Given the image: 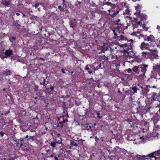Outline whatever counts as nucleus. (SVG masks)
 <instances>
[{"label":"nucleus","instance_id":"nucleus-39","mask_svg":"<svg viewBox=\"0 0 160 160\" xmlns=\"http://www.w3.org/2000/svg\"><path fill=\"white\" fill-rule=\"evenodd\" d=\"M28 135H27L26 136L25 138L22 139L21 140V142H23L26 139L28 138Z\"/></svg>","mask_w":160,"mask_h":160},{"label":"nucleus","instance_id":"nucleus-54","mask_svg":"<svg viewBox=\"0 0 160 160\" xmlns=\"http://www.w3.org/2000/svg\"><path fill=\"white\" fill-rule=\"evenodd\" d=\"M20 4H21V3L20 2H18V6H20Z\"/></svg>","mask_w":160,"mask_h":160},{"label":"nucleus","instance_id":"nucleus-8","mask_svg":"<svg viewBox=\"0 0 160 160\" xmlns=\"http://www.w3.org/2000/svg\"><path fill=\"white\" fill-rule=\"evenodd\" d=\"M58 120L60 121V122L58 123L57 127H60L61 128H62L63 126V124L66 122L68 121V119H66L65 120L64 119L63 117H61L58 118Z\"/></svg>","mask_w":160,"mask_h":160},{"label":"nucleus","instance_id":"nucleus-53","mask_svg":"<svg viewBox=\"0 0 160 160\" xmlns=\"http://www.w3.org/2000/svg\"><path fill=\"white\" fill-rule=\"evenodd\" d=\"M40 59L43 61L44 60V59L43 58H40Z\"/></svg>","mask_w":160,"mask_h":160},{"label":"nucleus","instance_id":"nucleus-52","mask_svg":"<svg viewBox=\"0 0 160 160\" xmlns=\"http://www.w3.org/2000/svg\"><path fill=\"white\" fill-rule=\"evenodd\" d=\"M16 15L18 16H19L20 15V14L18 12H17L16 13Z\"/></svg>","mask_w":160,"mask_h":160},{"label":"nucleus","instance_id":"nucleus-27","mask_svg":"<svg viewBox=\"0 0 160 160\" xmlns=\"http://www.w3.org/2000/svg\"><path fill=\"white\" fill-rule=\"evenodd\" d=\"M106 5H107L108 6H110V8L112 7V6H115V4H113L110 2H106L105 3Z\"/></svg>","mask_w":160,"mask_h":160},{"label":"nucleus","instance_id":"nucleus-47","mask_svg":"<svg viewBox=\"0 0 160 160\" xmlns=\"http://www.w3.org/2000/svg\"><path fill=\"white\" fill-rule=\"evenodd\" d=\"M99 139V138L97 137V136L95 137V140L96 141H97Z\"/></svg>","mask_w":160,"mask_h":160},{"label":"nucleus","instance_id":"nucleus-3","mask_svg":"<svg viewBox=\"0 0 160 160\" xmlns=\"http://www.w3.org/2000/svg\"><path fill=\"white\" fill-rule=\"evenodd\" d=\"M123 4V2H122L118 3L115 6H112V8L108 10L109 12L108 14L112 18L116 17L120 11L125 8Z\"/></svg>","mask_w":160,"mask_h":160},{"label":"nucleus","instance_id":"nucleus-44","mask_svg":"<svg viewBox=\"0 0 160 160\" xmlns=\"http://www.w3.org/2000/svg\"><path fill=\"white\" fill-rule=\"evenodd\" d=\"M0 135L2 137L4 135V133H3L2 132H0Z\"/></svg>","mask_w":160,"mask_h":160},{"label":"nucleus","instance_id":"nucleus-2","mask_svg":"<svg viewBox=\"0 0 160 160\" xmlns=\"http://www.w3.org/2000/svg\"><path fill=\"white\" fill-rule=\"evenodd\" d=\"M117 38L119 41L127 40L128 42L130 43L131 42V43H130L122 44L121 45V47L123 48L124 49L123 52L124 53L128 54L130 53L132 51V43L133 42V40L131 39L129 40H128L127 38L122 35H120L119 37H118V38Z\"/></svg>","mask_w":160,"mask_h":160},{"label":"nucleus","instance_id":"nucleus-25","mask_svg":"<svg viewBox=\"0 0 160 160\" xmlns=\"http://www.w3.org/2000/svg\"><path fill=\"white\" fill-rule=\"evenodd\" d=\"M148 156H149L150 158H156V157L154 154L153 152L152 153H150L148 155Z\"/></svg>","mask_w":160,"mask_h":160},{"label":"nucleus","instance_id":"nucleus-13","mask_svg":"<svg viewBox=\"0 0 160 160\" xmlns=\"http://www.w3.org/2000/svg\"><path fill=\"white\" fill-rule=\"evenodd\" d=\"M12 53V51L11 50H8L5 51L4 54L5 55V58L10 56Z\"/></svg>","mask_w":160,"mask_h":160},{"label":"nucleus","instance_id":"nucleus-40","mask_svg":"<svg viewBox=\"0 0 160 160\" xmlns=\"http://www.w3.org/2000/svg\"><path fill=\"white\" fill-rule=\"evenodd\" d=\"M62 138H60V139L59 140H58L57 142H56V143H58V144L61 143H62Z\"/></svg>","mask_w":160,"mask_h":160},{"label":"nucleus","instance_id":"nucleus-38","mask_svg":"<svg viewBox=\"0 0 160 160\" xmlns=\"http://www.w3.org/2000/svg\"><path fill=\"white\" fill-rule=\"evenodd\" d=\"M65 2V1L64 0H63V2L62 3V6L64 8V7H65V8L66 7V5L64 3Z\"/></svg>","mask_w":160,"mask_h":160},{"label":"nucleus","instance_id":"nucleus-20","mask_svg":"<svg viewBox=\"0 0 160 160\" xmlns=\"http://www.w3.org/2000/svg\"><path fill=\"white\" fill-rule=\"evenodd\" d=\"M88 66L91 67V66L89 65H87L86 67H85V69L86 70L88 71V72L89 74H91L92 72V71L91 69V68H88Z\"/></svg>","mask_w":160,"mask_h":160},{"label":"nucleus","instance_id":"nucleus-31","mask_svg":"<svg viewBox=\"0 0 160 160\" xmlns=\"http://www.w3.org/2000/svg\"><path fill=\"white\" fill-rule=\"evenodd\" d=\"M28 140L30 141H33L35 140L34 137V136H30L28 138Z\"/></svg>","mask_w":160,"mask_h":160},{"label":"nucleus","instance_id":"nucleus-22","mask_svg":"<svg viewBox=\"0 0 160 160\" xmlns=\"http://www.w3.org/2000/svg\"><path fill=\"white\" fill-rule=\"evenodd\" d=\"M56 141L55 140V141H52L51 142L50 145L53 148H54L56 146Z\"/></svg>","mask_w":160,"mask_h":160},{"label":"nucleus","instance_id":"nucleus-33","mask_svg":"<svg viewBox=\"0 0 160 160\" xmlns=\"http://www.w3.org/2000/svg\"><path fill=\"white\" fill-rule=\"evenodd\" d=\"M39 3H37L36 4H35L34 5H32L33 7H35L36 8H37L39 7Z\"/></svg>","mask_w":160,"mask_h":160},{"label":"nucleus","instance_id":"nucleus-17","mask_svg":"<svg viewBox=\"0 0 160 160\" xmlns=\"http://www.w3.org/2000/svg\"><path fill=\"white\" fill-rule=\"evenodd\" d=\"M154 126L157 128H160V119L158 120L156 122H154Z\"/></svg>","mask_w":160,"mask_h":160},{"label":"nucleus","instance_id":"nucleus-16","mask_svg":"<svg viewBox=\"0 0 160 160\" xmlns=\"http://www.w3.org/2000/svg\"><path fill=\"white\" fill-rule=\"evenodd\" d=\"M126 138L128 141H133V140H135L133 136L131 135H128Z\"/></svg>","mask_w":160,"mask_h":160},{"label":"nucleus","instance_id":"nucleus-7","mask_svg":"<svg viewBox=\"0 0 160 160\" xmlns=\"http://www.w3.org/2000/svg\"><path fill=\"white\" fill-rule=\"evenodd\" d=\"M157 53H155L153 51H150V52H143L142 53V56L143 57H145L147 56H150L151 58H157L158 56L157 54Z\"/></svg>","mask_w":160,"mask_h":160},{"label":"nucleus","instance_id":"nucleus-18","mask_svg":"<svg viewBox=\"0 0 160 160\" xmlns=\"http://www.w3.org/2000/svg\"><path fill=\"white\" fill-rule=\"evenodd\" d=\"M142 159L141 156L138 155L135 156L133 159V160H142Z\"/></svg>","mask_w":160,"mask_h":160},{"label":"nucleus","instance_id":"nucleus-24","mask_svg":"<svg viewBox=\"0 0 160 160\" xmlns=\"http://www.w3.org/2000/svg\"><path fill=\"white\" fill-rule=\"evenodd\" d=\"M154 154L156 156H159L160 155V149L153 152Z\"/></svg>","mask_w":160,"mask_h":160},{"label":"nucleus","instance_id":"nucleus-21","mask_svg":"<svg viewBox=\"0 0 160 160\" xmlns=\"http://www.w3.org/2000/svg\"><path fill=\"white\" fill-rule=\"evenodd\" d=\"M117 29H113L112 31L113 32V33L114 34V35L115 36V38H118V33L119 32L117 31Z\"/></svg>","mask_w":160,"mask_h":160},{"label":"nucleus","instance_id":"nucleus-56","mask_svg":"<svg viewBox=\"0 0 160 160\" xmlns=\"http://www.w3.org/2000/svg\"><path fill=\"white\" fill-rule=\"evenodd\" d=\"M157 45V47H159V48H160V45L159 44L158 45Z\"/></svg>","mask_w":160,"mask_h":160},{"label":"nucleus","instance_id":"nucleus-15","mask_svg":"<svg viewBox=\"0 0 160 160\" xmlns=\"http://www.w3.org/2000/svg\"><path fill=\"white\" fill-rule=\"evenodd\" d=\"M120 22V19H118L117 20H116L114 21V23L116 24H117L118 25H120V26H118V27L119 28V29H118V30H119V29L122 28L121 27L122 26H121V23Z\"/></svg>","mask_w":160,"mask_h":160},{"label":"nucleus","instance_id":"nucleus-32","mask_svg":"<svg viewBox=\"0 0 160 160\" xmlns=\"http://www.w3.org/2000/svg\"><path fill=\"white\" fill-rule=\"evenodd\" d=\"M93 64L94 66H96V64H97V65L98 64L99 66V68H101V63L94 62Z\"/></svg>","mask_w":160,"mask_h":160},{"label":"nucleus","instance_id":"nucleus-41","mask_svg":"<svg viewBox=\"0 0 160 160\" xmlns=\"http://www.w3.org/2000/svg\"><path fill=\"white\" fill-rule=\"evenodd\" d=\"M75 104L78 106L80 104V102H78L76 100L75 102Z\"/></svg>","mask_w":160,"mask_h":160},{"label":"nucleus","instance_id":"nucleus-45","mask_svg":"<svg viewBox=\"0 0 160 160\" xmlns=\"http://www.w3.org/2000/svg\"><path fill=\"white\" fill-rule=\"evenodd\" d=\"M127 121L130 124H131L130 122H132L131 120L130 119H128L127 120Z\"/></svg>","mask_w":160,"mask_h":160},{"label":"nucleus","instance_id":"nucleus-49","mask_svg":"<svg viewBox=\"0 0 160 160\" xmlns=\"http://www.w3.org/2000/svg\"><path fill=\"white\" fill-rule=\"evenodd\" d=\"M145 90H146V93L147 94V93L148 92V91H149V90H148V88H146L145 89Z\"/></svg>","mask_w":160,"mask_h":160},{"label":"nucleus","instance_id":"nucleus-61","mask_svg":"<svg viewBox=\"0 0 160 160\" xmlns=\"http://www.w3.org/2000/svg\"><path fill=\"white\" fill-rule=\"evenodd\" d=\"M49 151H50V150L49 149H48V150H46V152H49Z\"/></svg>","mask_w":160,"mask_h":160},{"label":"nucleus","instance_id":"nucleus-43","mask_svg":"<svg viewBox=\"0 0 160 160\" xmlns=\"http://www.w3.org/2000/svg\"><path fill=\"white\" fill-rule=\"evenodd\" d=\"M50 89L51 91H53L54 89V87L51 86L50 88Z\"/></svg>","mask_w":160,"mask_h":160},{"label":"nucleus","instance_id":"nucleus-29","mask_svg":"<svg viewBox=\"0 0 160 160\" xmlns=\"http://www.w3.org/2000/svg\"><path fill=\"white\" fill-rule=\"evenodd\" d=\"M46 80L44 78H43V81L42 82H40V84L41 85H43L44 86L46 85L45 84Z\"/></svg>","mask_w":160,"mask_h":160},{"label":"nucleus","instance_id":"nucleus-48","mask_svg":"<svg viewBox=\"0 0 160 160\" xmlns=\"http://www.w3.org/2000/svg\"><path fill=\"white\" fill-rule=\"evenodd\" d=\"M61 71H62V72L63 73H65V70L63 69H62Z\"/></svg>","mask_w":160,"mask_h":160},{"label":"nucleus","instance_id":"nucleus-36","mask_svg":"<svg viewBox=\"0 0 160 160\" xmlns=\"http://www.w3.org/2000/svg\"><path fill=\"white\" fill-rule=\"evenodd\" d=\"M127 71L128 72V73H130L132 72V69H131V68H129L127 70Z\"/></svg>","mask_w":160,"mask_h":160},{"label":"nucleus","instance_id":"nucleus-37","mask_svg":"<svg viewBox=\"0 0 160 160\" xmlns=\"http://www.w3.org/2000/svg\"><path fill=\"white\" fill-rule=\"evenodd\" d=\"M0 57L2 59H4L5 58V54H2L0 55Z\"/></svg>","mask_w":160,"mask_h":160},{"label":"nucleus","instance_id":"nucleus-11","mask_svg":"<svg viewBox=\"0 0 160 160\" xmlns=\"http://www.w3.org/2000/svg\"><path fill=\"white\" fill-rule=\"evenodd\" d=\"M155 38L152 35H150L149 36H146V37L145 39V41L147 42H153L155 41Z\"/></svg>","mask_w":160,"mask_h":160},{"label":"nucleus","instance_id":"nucleus-26","mask_svg":"<svg viewBox=\"0 0 160 160\" xmlns=\"http://www.w3.org/2000/svg\"><path fill=\"white\" fill-rule=\"evenodd\" d=\"M71 144L72 146H75L76 147H77L78 146L77 144L75 142L73 141H71Z\"/></svg>","mask_w":160,"mask_h":160},{"label":"nucleus","instance_id":"nucleus-62","mask_svg":"<svg viewBox=\"0 0 160 160\" xmlns=\"http://www.w3.org/2000/svg\"><path fill=\"white\" fill-rule=\"evenodd\" d=\"M55 158L56 160H58V158L57 157H55Z\"/></svg>","mask_w":160,"mask_h":160},{"label":"nucleus","instance_id":"nucleus-42","mask_svg":"<svg viewBox=\"0 0 160 160\" xmlns=\"http://www.w3.org/2000/svg\"><path fill=\"white\" fill-rule=\"evenodd\" d=\"M157 29L158 30V32L160 33V26H157Z\"/></svg>","mask_w":160,"mask_h":160},{"label":"nucleus","instance_id":"nucleus-19","mask_svg":"<svg viewBox=\"0 0 160 160\" xmlns=\"http://www.w3.org/2000/svg\"><path fill=\"white\" fill-rule=\"evenodd\" d=\"M3 73L4 74L6 75H10L11 72L8 69H6L5 70L3 71Z\"/></svg>","mask_w":160,"mask_h":160},{"label":"nucleus","instance_id":"nucleus-60","mask_svg":"<svg viewBox=\"0 0 160 160\" xmlns=\"http://www.w3.org/2000/svg\"><path fill=\"white\" fill-rule=\"evenodd\" d=\"M95 68V70H98V68L97 67L96 68Z\"/></svg>","mask_w":160,"mask_h":160},{"label":"nucleus","instance_id":"nucleus-35","mask_svg":"<svg viewBox=\"0 0 160 160\" xmlns=\"http://www.w3.org/2000/svg\"><path fill=\"white\" fill-rule=\"evenodd\" d=\"M18 21H16L15 22L14 24L17 26L20 27V25L19 24H18Z\"/></svg>","mask_w":160,"mask_h":160},{"label":"nucleus","instance_id":"nucleus-6","mask_svg":"<svg viewBox=\"0 0 160 160\" xmlns=\"http://www.w3.org/2000/svg\"><path fill=\"white\" fill-rule=\"evenodd\" d=\"M141 50H147L149 51H153L155 53H157V51L154 49H151V46L149 45V44L146 43L144 42L141 43L139 46Z\"/></svg>","mask_w":160,"mask_h":160},{"label":"nucleus","instance_id":"nucleus-51","mask_svg":"<svg viewBox=\"0 0 160 160\" xmlns=\"http://www.w3.org/2000/svg\"><path fill=\"white\" fill-rule=\"evenodd\" d=\"M140 138L141 139H142L143 140H144V138L143 137H140Z\"/></svg>","mask_w":160,"mask_h":160},{"label":"nucleus","instance_id":"nucleus-4","mask_svg":"<svg viewBox=\"0 0 160 160\" xmlns=\"http://www.w3.org/2000/svg\"><path fill=\"white\" fill-rule=\"evenodd\" d=\"M148 65L147 64L140 65L138 66H135L132 68V70L134 74H138V76L143 77Z\"/></svg>","mask_w":160,"mask_h":160},{"label":"nucleus","instance_id":"nucleus-63","mask_svg":"<svg viewBox=\"0 0 160 160\" xmlns=\"http://www.w3.org/2000/svg\"><path fill=\"white\" fill-rule=\"evenodd\" d=\"M146 15H144V16H143V18H145V17H146Z\"/></svg>","mask_w":160,"mask_h":160},{"label":"nucleus","instance_id":"nucleus-9","mask_svg":"<svg viewBox=\"0 0 160 160\" xmlns=\"http://www.w3.org/2000/svg\"><path fill=\"white\" fill-rule=\"evenodd\" d=\"M124 3L123 5L125 6V8L122 9V10H124V11H123V14L125 16L126 15H130L131 14V11L129 10L128 8L126 5L125 3Z\"/></svg>","mask_w":160,"mask_h":160},{"label":"nucleus","instance_id":"nucleus-64","mask_svg":"<svg viewBox=\"0 0 160 160\" xmlns=\"http://www.w3.org/2000/svg\"><path fill=\"white\" fill-rule=\"evenodd\" d=\"M157 75L156 77H157V78H159V79H160V77H158H158H157L158 75Z\"/></svg>","mask_w":160,"mask_h":160},{"label":"nucleus","instance_id":"nucleus-50","mask_svg":"<svg viewBox=\"0 0 160 160\" xmlns=\"http://www.w3.org/2000/svg\"><path fill=\"white\" fill-rule=\"evenodd\" d=\"M138 86L139 87V88H142V87L140 84H138Z\"/></svg>","mask_w":160,"mask_h":160},{"label":"nucleus","instance_id":"nucleus-28","mask_svg":"<svg viewBox=\"0 0 160 160\" xmlns=\"http://www.w3.org/2000/svg\"><path fill=\"white\" fill-rule=\"evenodd\" d=\"M9 39L11 42H12L15 40L16 37H12V38H10Z\"/></svg>","mask_w":160,"mask_h":160},{"label":"nucleus","instance_id":"nucleus-57","mask_svg":"<svg viewBox=\"0 0 160 160\" xmlns=\"http://www.w3.org/2000/svg\"><path fill=\"white\" fill-rule=\"evenodd\" d=\"M159 106H160V105L158 104V105L157 106H156L155 107H158V108H159Z\"/></svg>","mask_w":160,"mask_h":160},{"label":"nucleus","instance_id":"nucleus-12","mask_svg":"<svg viewBox=\"0 0 160 160\" xmlns=\"http://www.w3.org/2000/svg\"><path fill=\"white\" fill-rule=\"evenodd\" d=\"M1 3L2 4L4 5L5 7H10L11 5L10 2L6 0H2Z\"/></svg>","mask_w":160,"mask_h":160},{"label":"nucleus","instance_id":"nucleus-1","mask_svg":"<svg viewBox=\"0 0 160 160\" xmlns=\"http://www.w3.org/2000/svg\"><path fill=\"white\" fill-rule=\"evenodd\" d=\"M140 6L139 5H138L135 7L136 11L135 14L137 15V17L139 18L140 17L141 21H139L138 22H131V18L128 16H126L125 17L126 18V20L127 22V28H132L134 30L135 28H137L139 26H141V22L142 20V18H141V13H140Z\"/></svg>","mask_w":160,"mask_h":160},{"label":"nucleus","instance_id":"nucleus-34","mask_svg":"<svg viewBox=\"0 0 160 160\" xmlns=\"http://www.w3.org/2000/svg\"><path fill=\"white\" fill-rule=\"evenodd\" d=\"M97 117L99 119H101L102 118L101 116H100V114L98 111L97 112Z\"/></svg>","mask_w":160,"mask_h":160},{"label":"nucleus","instance_id":"nucleus-5","mask_svg":"<svg viewBox=\"0 0 160 160\" xmlns=\"http://www.w3.org/2000/svg\"><path fill=\"white\" fill-rule=\"evenodd\" d=\"M146 24H142V29H140V31H138L137 32L139 34V36H138V38L139 39L142 38L144 39V40H145L146 35L143 34L144 33V32L147 31L148 29V28L146 27ZM138 30H139V29H138Z\"/></svg>","mask_w":160,"mask_h":160},{"label":"nucleus","instance_id":"nucleus-14","mask_svg":"<svg viewBox=\"0 0 160 160\" xmlns=\"http://www.w3.org/2000/svg\"><path fill=\"white\" fill-rule=\"evenodd\" d=\"M133 75V73H132L131 74H125V78H126V79L128 80H130L132 79Z\"/></svg>","mask_w":160,"mask_h":160},{"label":"nucleus","instance_id":"nucleus-58","mask_svg":"<svg viewBox=\"0 0 160 160\" xmlns=\"http://www.w3.org/2000/svg\"><path fill=\"white\" fill-rule=\"evenodd\" d=\"M133 143H135V144H138V143H137V142H135V141L134 142H133Z\"/></svg>","mask_w":160,"mask_h":160},{"label":"nucleus","instance_id":"nucleus-10","mask_svg":"<svg viewBox=\"0 0 160 160\" xmlns=\"http://www.w3.org/2000/svg\"><path fill=\"white\" fill-rule=\"evenodd\" d=\"M153 67L154 72L157 73L158 75L160 77V63H158Z\"/></svg>","mask_w":160,"mask_h":160},{"label":"nucleus","instance_id":"nucleus-23","mask_svg":"<svg viewBox=\"0 0 160 160\" xmlns=\"http://www.w3.org/2000/svg\"><path fill=\"white\" fill-rule=\"evenodd\" d=\"M132 89L133 91V93H136L138 88L137 87L134 86L132 88Z\"/></svg>","mask_w":160,"mask_h":160},{"label":"nucleus","instance_id":"nucleus-59","mask_svg":"<svg viewBox=\"0 0 160 160\" xmlns=\"http://www.w3.org/2000/svg\"><path fill=\"white\" fill-rule=\"evenodd\" d=\"M50 157H52H52H54V155H52H52H51L50 156Z\"/></svg>","mask_w":160,"mask_h":160},{"label":"nucleus","instance_id":"nucleus-46","mask_svg":"<svg viewBox=\"0 0 160 160\" xmlns=\"http://www.w3.org/2000/svg\"><path fill=\"white\" fill-rule=\"evenodd\" d=\"M91 128V127L90 126H87L86 127V129L88 130H89Z\"/></svg>","mask_w":160,"mask_h":160},{"label":"nucleus","instance_id":"nucleus-30","mask_svg":"<svg viewBox=\"0 0 160 160\" xmlns=\"http://www.w3.org/2000/svg\"><path fill=\"white\" fill-rule=\"evenodd\" d=\"M58 8L60 11H63L64 9V8L62 7V6H59Z\"/></svg>","mask_w":160,"mask_h":160},{"label":"nucleus","instance_id":"nucleus-55","mask_svg":"<svg viewBox=\"0 0 160 160\" xmlns=\"http://www.w3.org/2000/svg\"><path fill=\"white\" fill-rule=\"evenodd\" d=\"M152 87L153 88H157L156 86H153Z\"/></svg>","mask_w":160,"mask_h":160}]
</instances>
